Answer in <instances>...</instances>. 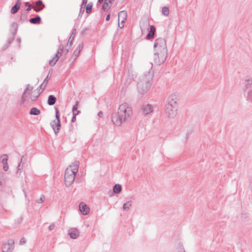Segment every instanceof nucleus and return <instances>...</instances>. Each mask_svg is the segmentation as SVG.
<instances>
[{"mask_svg": "<svg viewBox=\"0 0 252 252\" xmlns=\"http://www.w3.org/2000/svg\"><path fill=\"white\" fill-rule=\"evenodd\" d=\"M132 115V109L130 105L127 103H123L119 105L117 112L113 114L112 121L114 125L119 126L128 120Z\"/></svg>", "mask_w": 252, "mask_h": 252, "instance_id": "obj_1", "label": "nucleus"}, {"mask_svg": "<svg viewBox=\"0 0 252 252\" xmlns=\"http://www.w3.org/2000/svg\"><path fill=\"white\" fill-rule=\"evenodd\" d=\"M154 51L155 62L158 64L163 63L166 59L167 54L166 43L164 39L158 38L156 40Z\"/></svg>", "mask_w": 252, "mask_h": 252, "instance_id": "obj_2", "label": "nucleus"}, {"mask_svg": "<svg viewBox=\"0 0 252 252\" xmlns=\"http://www.w3.org/2000/svg\"><path fill=\"white\" fill-rule=\"evenodd\" d=\"M78 171V165L74 163L68 166L65 171L64 180L66 186H71L74 182L75 175Z\"/></svg>", "mask_w": 252, "mask_h": 252, "instance_id": "obj_3", "label": "nucleus"}, {"mask_svg": "<svg viewBox=\"0 0 252 252\" xmlns=\"http://www.w3.org/2000/svg\"><path fill=\"white\" fill-rule=\"evenodd\" d=\"M177 98L176 95H171L168 99L167 104L166 105L165 112L169 117L176 115L177 109Z\"/></svg>", "mask_w": 252, "mask_h": 252, "instance_id": "obj_4", "label": "nucleus"}, {"mask_svg": "<svg viewBox=\"0 0 252 252\" xmlns=\"http://www.w3.org/2000/svg\"><path fill=\"white\" fill-rule=\"evenodd\" d=\"M32 87L30 85H28L24 93V96L27 97L31 94V99L32 100H35L37 99L40 94V91L34 90L32 92Z\"/></svg>", "mask_w": 252, "mask_h": 252, "instance_id": "obj_5", "label": "nucleus"}, {"mask_svg": "<svg viewBox=\"0 0 252 252\" xmlns=\"http://www.w3.org/2000/svg\"><path fill=\"white\" fill-rule=\"evenodd\" d=\"M127 13L125 11H122L119 13V27L122 29L124 27V23L126 20Z\"/></svg>", "mask_w": 252, "mask_h": 252, "instance_id": "obj_6", "label": "nucleus"}, {"mask_svg": "<svg viewBox=\"0 0 252 252\" xmlns=\"http://www.w3.org/2000/svg\"><path fill=\"white\" fill-rule=\"evenodd\" d=\"M56 119L52 121L51 123L52 126L55 132L58 131L60 129L61 126L60 121V114L58 110L56 111Z\"/></svg>", "mask_w": 252, "mask_h": 252, "instance_id": "obj_7", "label": "nucleus"}, {"mask_svg": "<svg viewBox=\"0 0 252 252\" xmlns=\"http://www.w3.org/2000/svg\"><path fill=\"white\" fill-rule=\"evenodd\" d=\"M14 242L12 240L8 241L3 244L2 246V252H11L13 249Z\"/></svg>", "mask_w": 252, "mask_h": 252, "instance_id": "obj_8", "label": "nucleus"}, {"mask_svg": "<svg viewBox=\"0 0 252 252\" xmlns=\"http://www.w3.org/2000/svg\"><path fill=\"white\" fill-rule=\"evenodd\" d=\"M67 52V51H65L64 52L63 51H62V52H60L59 51L56 53V54L52 57V59H51L49 61V64L51 66L54 65L58 61L59 58L61 56L62 53L66 54Z\"/></svg>", "mask_w": 252, "mask_h": 252, "instance_id": "obj_9", "label": "nucleus"}, {"mask_svg": "<svg viewBox=\"0 0 252 252\" xmlns=\"http://www.w3.org/2000/svg\"><path fill=\"white\" fill-rule=\"evenodd\" d=\"M79 209L84 215H87L90 212V208L83 202H81L79 204Z\"/></svg>", "mask_w": 252, "mask_h": 252, "instance_id": "obj_10", "label": "nucleus"}, {"mask_svg": "<svg viewBox=\"0 0 252 252\" xmlns=\"http://www.w3.org/2000/svg\"><path fill=\"white\" fill-rule=\"evenodd\" d=\"M114 0H105L102 9L104 11H108L112 6Z\"/></svg>", "mask_w": 252, "mask_h": 252, "instance_id": "obj_11", "label": "nucleus"}, {"mask_svg": "<svg viewBox=\"0 0 252 252\" xmlns=\"http://www.w3.org/2000/svg\"><path fill=\"white\" fill-rule=\"evenodd\" d=\"M21 4V0H18L16 4L13 6L11 9V13L12 14H15L20 9Z\"/></svg>", "mask_w": 252, "mask_h": 252, "instance_id": "obj_12", "label": "nucleus"}, {"mask_svg": "<svg viewBox=\"0 0 252 252\" xmlns=\"http://www.w3.org/2000/svg\"><path fill=\"white\" fill-rule=\"evenodd\" d=\"M1 162L3 164V169L5 171H7L8 169V166L7 164V161L8 160V156L6 155L2 156L0 158Z\"/></svg>", "mask_w": 252, "mask_h": 252, "instance_id": "obj_13", "label": "nucleus"}, {"mask_svg": "<svg viewBox=\"0 0 252 252\" xmlns=\"http://www.w3.org/2000/svg\"><path fill=\"white\" fill-rule=\"evenodd\" d=\"M79 232L78 230L75 228H72L70 229L69 235L70 237L72 239H75L79 236Z\"/></svg>", "mask_w": 252, "mask_h": 252, "instance_id": "obj_14", "label": "nucleus"}, {"mask_svg": "<svg viewBox=\"0 0 252 252\" xmlns=\"http://www.w3.org/2000/svg\"><path fill=\"white\" fill-rule=\"evenodd\" d=\"M152 112V108L150 105H146L142 109V113L144 115H147Z\"/></svg>", "mask_w": 252, "mask_h": 252, "instance_id": "obj_15", "label": "nucleus"}, {"mask_svg": "<svg viewBox=\"0 0 252 252\" xmlns=\"http://www.w3.org/2000/svg\"><path fill=\"white\" fill-rule=\"evenodd\" d=\"M44 7V5L43 4L42 1L38 0L36 2V6L33 8L36 11H39Z\"/></svg>", "mask_w": 252, "mask_h": 252, "instance_id": "obj_16", "label": "nucleus"}, {"mask_svg": "<svg viewBox=\"0 0 252 252\" xmlns=\"http://www.w3.org/2000/svg\"><path fill=\"white\" fill-rule=\"evenodd\" d=\"M156 29L154 26H151L150 27V31L149 33L147 35V39H151L153 38L154 36V34L155 32Z\"/></svg>", "mask_w": 252, "mask_h": 252, "instance_id": "obj_17", "label": "nucleus"}, {"mask_svg": "<svg viewBox=\"0 0 252 252\" xmlns=\"http://www.w3.org/2000/svg\"><path fill=\"white\" fill-rule=\"evenodd\" d=\"M56 101V98L53 95H50L48 99V103L50 105L54 104Z\"/></svg>", "mask_w": 252, "mask_h": 252, "instance_id": "obj_18", "label": "nucleus"}, {"mask_svg": "<svg viewBox=\"0 0 252 252\" xmlns=\"http://www.w3.org/2000/svg\"><path fill=\"white\" fill-rule=\"evenodd\" d=\"M40 111L36 108H32L30 111V114L31 115H38L40 114Z\"/></svg>", "mask_w": 252, "mask_h": 252, "instance_id": "obj_19", "label": "nucleus"}, {"mask_svg": "<svg viewBox=\"0 0 252 252\" xmlns=\"http://www.w3.org/2000/svg\"><path fill=\"white\" fill-rule=\"evenodd\" d=\"M82 47L80 44L77 46L76 50L74 52L73 55L77 57L78 55L79 54Z\"/></svg>", "mask_w": 252, "mask_h": 252, "instance_id": "obj_20", "label": "nucleus"}, {"mask_svg": "<svg viewBox=\"0 0 252 252\" xmlns=\"http://www.w3.org/2000/svg\"><path fill=\"white\" fill-rule=\"evenodd\" d=\"M113 190L116 193H120L121 191V186L119 184L116 185L113 188Z\"/></svg>", "mask_w": 252, "mask_h": 252, "instance_id": "obj_21", "label": "nucleus"}, {"mask_svg": "<svg viewBox=\"0 0 252 252\" xmlns=\"http://www.w3.org/2000/svg\"><path fill=\"white\" fill-rule=\"evenodd\" d=\"M30 22L33 24L39 23L40 21V18L39 16L32 18L30 20Z\"/></svg>", "mask_w": 252, "mask_h": 252, "instance_id": "obj_22", "label": "nucleus"}, {"mask_svg": "<svg viewBox=\"0 0 252 252\" xmlns=\"http://www.w3.org/2000/svg\"><path fill=\"white\" fill-rule=\"evenodd\" d=\"M72 112L73 115L76 116L79 113V111L78 110L77 104L73 106L72 108Z\"/></svg>", "mask_w": 252, "mask_h": 252, "instance_id": "obj_23", "label": "nucleus"}, {"mask_svg": "<svg viewBox=\"0 0 252 252\" xmlns=\"http://www.w3.org/2000/svg\"><path fill=\"white\" fill-rule=\"evenodd\" d=\"M93 7V4L92 3H88L86 6V12L88 13H90L92 11V8Z\"/></svg>", "mask_w": 252, "mask_h": 252, "instance_id": "obj_24", "label": "nucleus"}, {"mask_svg": "<svg viewBox=\"0 0 252 252\" xmlns=\"http://www.w3.org/2000/svg\"><path fill=\"white\" fill-rule=\"evenodd\" d=\"M131 206V203L130 202H127L126 203L124 204L123 205V208L125 210H128L130 207Z\"/></svg>", "mask_w": 252, "mask_h": 252, "instance_id": "obj_25", "label": "nucleus"}, {"mask_svg": "<svg viewBox=\"0 0 252 252\" xmlns=\"http://www.w3.org/2000/svg\"><path fill=\"white\" fill-rule=\"evenodd\" d=\"M162 12L163 14L167 16L169 14V9L166 7H164L162 8Z\"/></svg>", "mask_w": 252, "mask_h": 252, "instance_id": "obj_26", "label": "nucleus"}, {"mask_svg": "<svg viewBox=\"0 0 252 252\" xmlns=\"http://www.w3.org/2000/svg\"><path fill=\"white\" fill-rule=\"evenodd\" d=\"M24 5L25 7H27V10L28 11H30L31 10L32 8V6L31 5V4H30V3L29 2H25V4H24Z\"/></svg>", "mask_w": 252, "mask_h": 252, "instance_id": "obj_27", "label": "nucleus"}, {"mask_svg": "<svg viewBox=\"0 0 252 252\" xmlns=\"http://www.w3.org/2000/svg\"><path fill=\"white\" fill-rule=\"evenodd\" d=\"M54 228V225H51L49 226V229L50 230H52L53 229V228Z\"/></svg>", "mask_w": 252, "mask_h": 252, "instance_id": "obj_28", "label": "nucleus"}, {"mask_svg": "<svg viewBox=\"0 0 252 252\" xmlns=\"http://www.w3.org/2000/svg\"><path fill=\"white\" fill-rule=\"evenodd\" d=\"M44 200V197H40V200L39 201H37V202L38 203H41Z\"/></svg>", "mask_w": 252, "mask_h": 252, "instance_id": "obj_29", "label": "nucleus"}, {"mask_svg": "<svg viewBox=\"0 0 252 252\" xmlns=\"http://www.w3.org/2000/svg\"><path fill=\"white\" fill-rule=\"evenodd\" d=\"M46 83H45L44 82L42 84H41V87H43V89L45 87L46 85Z\"/></svg>", "mask_w": 252, "mask_h": 252, "instance_id": "obj_30", "label": "nucleus"}, {"mask_svg": "<svg viewBox=\"0 0 252 252\" xmlns=\"http://www.w3.org/2000/svg\"><path fill=\"white\" fill-rule=\"evenodd\" d=\"M26 242V241L24 239H22L20 241V243L22 244H25Z\"/></svg>", "mask_w": 252, "mask_h": 252, "instance_id": "obj_31", "label": "nucleus"}, {"mask_svg": "<svg viewBox=\"0 0 252 252\" xmlns=\"http://www.w3.org/2000/svg\"><path fill=\"white\" fill-rule=\"evenodd\" d=\"M110 14H108L107 16H106V21H109V19H110Z\"/></svg>", "mask_w": 252, "mask_h": 252, "instance_id": "obj_32", "label": "nucleus"}, {"mask_svg": "<svg viewBox=\"0 0 252 252\" xmlns=\"http://www.w3.org/2000/svg\"><path fill=\"white\" fill-rule=\"evenodd\" d=\"M76 120V116L73 115L72 118V122H74Z\"/></svg>", "mask_w": 252, "mask_h": 252, "instance_id": "obj_33", "label": "nucleus"}, {"mask_svg": "<svg viewBox=\"0 0 252 252\" xmlns=\"http://www.w3.org/2000/svg\"><path fill=\"white\" fill-rule=\"evenodd\" d=\"M88 0H83L82 4H86L87 3Z\"/></svg>", "mask_w": 252, "mask_h": 252, "instance_id": "obj_34", "label": "nucleus"}, {"mask_svg": "<svg viewBox=\"0 0 252 252\" xmlns=\"http://www.w3.org/2000/svg\"><path fill=\"white\" fill-rule=\"evenodd\" d=\"M103 0H98V2L99 3H101L102 1H103Z\"/></svg>", "mask_w": 252, "mask_h": 252, "instance_id": "obj_35", "label": "nucleus"}]
</instances>
